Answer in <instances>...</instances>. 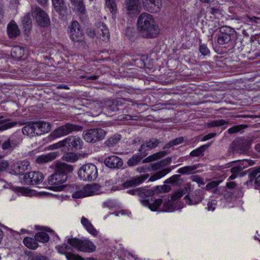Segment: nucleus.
<instances>
[{
  "instance_id": "obj_54",
  "label": "nucleus",
  "mask_w": 260,
  "mask_h": 260,
  "mask_svg": "<svg viewBox=\"0 0 260 260\" xmlns=\"http://www.w3.org/2000/svg\"><path fill=\"white\" fill-rule=\"evenodd\" d=\"M8 166V162L0 156V173L5 170Z\"/></svg>"
},
{
  "instance_id": "obj_6",
  "label": "nucleus",
  "mask_w": 260,
  "mask_h": 260,
  "mask_svg": "<svg viewBox=\"0 0 260 260\" xmlns=\"http://www.w3.org/2000/svg\"><path fill=\"white\" fill-rule=\"evenodd\" d=\"M106 135V131L102 128H91L84 131L82 137L86 142L94 143L104 139Z\"/></svg>"
},
{
  "instance_id": "obj_43",
  "label": "nucleus",
  "mask_w": 260,
  "mask_h": 260,
  "mask_svg": "<svg viewBox=\"0 0 260 260\" xmlns=\"http://www.w3.org/2000/svg\"><path fill=\"white\" fill-rule=\"evenodd\" d=\"M227 123V121L223 119L215 120L208 122L207 126L209 127H218L226 125Z\"/></svg>"
},
{
  "instance_id": "obj_18",
  "label": "nucleus",
  "mask_w": 260,
  "mask_h": 260,
  "mask_svg": "<svg viewBox=\"0 0 260 260\" xmlns=\"http://www.w3.org/2000/svg\"><path fill=\"white\" fill-rule=\"evenodd\" d=\"M57 248L59 253L66 255L68 260H84V259L79 255L71 253L70 251L71 247L66 244L58 246Z\"/></svg>"
},
{
  "instance_id": "obj_31",
  "label": "nucleus",
  "mask_w": 260,
  "mask_h": 260,
  "mask_svg": "<svg viewBox=\"0 0 260 260\" xmlns=\"http://www.w3.org/2000/svg\"><path fill=\"white\" fill-rule=\"evenodd\" d=\"M176 209V206L174 205L173 200L165 199L160 211L164 212H172Z\"/></svg>"
},
{
  "instance_id": "obj_35",
  "label": "nucleus",
  "mask_w": 260,
  "mask_h": 260,
  "mask_svg": "<svg viewBox=\"0 0 260 260\" xmlns=\"http://www.w3.org/2000/svg\"><path fill=\"white\" fill-rule=\"evenodd\" d=\"M37 240L32 238L26 237L23 240V243L28 248L31 249H36L38 248L39 244Z\"/></svg>"
},
{
  "instance_id": "obj_13",
  "label": "nucleus",
  "mask_w": 260,
  "mask_h": 260,
  "mask_svg": "<svg viewBox=\"0 0 260 260\" xmlns=\"http://www.w3.org/2000/svg\"><path fill=\"white\" fill-rule=\"evenodd\" d=\"M44 179L43 174L40 172L32 171L25 174L23 177L27 185H36L41 183Z\"/></svg>"
},
{
  "instance_id": "obj_16",
  "label": "nucleus",
  "mask_w": 260,
  "mask_h": 260,
  "mask_svg": "<svg viewBox=\"0 0 260 260\" xmlns=\"http://www.w3.org/2000/svg\"><path fill=\"white\" fill-rule=\"evenodd\" d=\"M22 139L17 135L11 136L6 141L2 144V148L3 150H9L12 151L15 148L19 146L21 144Z\"/></svg>"
},
{
  "instance_id": "obj_11",
  "label": "nucleus",
  "mask_w": 260,
  "mask_h": 260,
  "mask_svg": "<svg viewBox=\"0 0 260 260\" xmlns=\"http://www.w3.org/2000/svg\"><path fill=\"white\" fill-rule=\"evenodd\" d=\"M220 34L217 39V42L220 45L228 44L232 40L235 30L234 28L228 26H223L220 28Z\"/></svg>"
},
{
  "instance_id": "obj_40",
  "label": "nucleus",
  "mask_w": 260,
  "mask_h": 260,
  "mask_svg": "<svg viewBox=\"0 0 260 260\" xmlns=\"http://www.w3.org/2000/svg\"><path fill=\"white\" fill-rule=\"evenodd\" d=\"M197 168V165L185 166L179 169L177 171V172L183 175L190 174L194 173Z\"/></svg>"
},
{
  "instance_id": "obj_7",
  "label": "nucleus",
  "mask_w": 260,
  "mask_h": 260,
  "mask_svg": "<svg viewBox=\"0 0 260 260\" xmlns=\"http://www.w3.org/2000/svg\"><path fill=\"white\" fill-rule=\"evenodd\" d=\"M83 127L72 123H66L56 128L50 135V137L56 139L68 135L73 132L81 131Z\"/></svg>"
},
{
  "instance_id": "obj_24",
  "label": "nucleus",
  "mask_w": 260,
  "mask_h": 260,
  "mask_svg": "<svg viewBox=\"0 0 260 260\" xmlns=\"http://www.w3.org/2000/svg\"><path fill=\"white\" fill-rule=\"evenodd\" d=\"M36 127L37 135H40L42 134L46 133L51 129L50 124L45 121L35 122Z\"/></svg>"
},
{
  "instance_id": "obj_34",
  "label": "nucleus",
  "mask_w": 260,
  "mask_h": 260,
  "mask_svg": "<svg viewBox=\"0 0 260 260\" xmlns=\"http://www.w3.org/2000/svg\"><path fill=\"white\" fill-rule=\"evenodd\" d=\"M28 167L29 163L26 161L17 163L14 168L15 173L18 174H23L24 171L27 170Z\"/></svg>"
},
{
  "instance_id": "obj_39",
  "label": "nucleus",
  "mask_w": 260,
  "mask_h": 260,
  "mask_svg": "<svg viewBox=\"0 0 260 260\" xmlns=\"http://www.w3.org/2000/svg\"><path fill=\"white\" fill-rule=\"evenodd\" d=\"M167 154V152L166 151H162L154 153L151 155L149 156L147 158H146L144 160V162H150L152 161L156 160L158 159H159Z\"/></svg>"
},
{
  "instance_id": "obj_38",
  "label": "nucleus",
  "mask_w": 260,
  "mask_h": 260,
  "mask_svg": "<svg viewBox=\"0 0 260 260\" xmlns=\"http://www.w3.org/2000/svg\"><path fill=\"white\" fill-rule=\"evenodd\" d=\"M146 155V154L141 153V155L135 154L127 161V165L130 167L137 165L141 160Z\"/></svg>"
},
{
  "instance_id": "obj_61",
  "label": "nucleus",
  "mask_w": 260,
  "mask_h": 260,
  "mask_svg": "<svg viewBox=\"0 0 260 260\" xmlns=\"http://www.w3.org/2000/svg\"><path fill=\"white\" fill-rule=\"evenodd\" d=\"M200 51L204 55H207L209 53V49L205 45H201L200 46Z\"/></svg>"
},
{
  "instance_id": "obj_49",
  "label": "nucleus",
  "mask_w": 260,
  "mask_h": 260,
  "mask_svg": "<svg viewBox=\"0 0 260 260\" xmlns=\"http://www.w3.org/2000/svg\"><path fill=\"white\" fill-rule=\"evenodd\" d=\"M17 124V122L11 121L0 125V131H4L9 128H11Z\"/></svg>"
},
{
  "instance_id": "obj_59",
  "label": "nucleus",
  "mask_w": 260,
  "mask_h": 260,
  "mask_svg": "<svg viewBox=\"0 0 260 260\" xmlns=\"http://www.w3.org/2000/svg\"><path fill=\"white\" fill-rule=\"evenodd\" d=\"M183 191H178L177 192H176L175 193H174L171 197V200H173V201H176L177 200H178V199L180 198L181 197H182V196H183Z\"/></svg>"
},
{
  "instance_id": "obj_63",
  "label": "nucleus",
  "mask_w": 260,
  "mask_h": 260,
  "mask_svg": "<svg viewBox=\"0 0 260 260\" xmlns=\"http://www.w3.org/2000/svg\"><path fill=\"white\" fill-rule=\"evenodd\" d=\"M240 130V126H234L228 129V132L229 133L232 134L238 132Z\"/></svg>"
},
{
  "instance_id": "obj_22",
  "label": "nucleus",
  "mask_w": 260,
  "mask_h": 260,
  "mask_svg": "<svg viewBox=\"0 0 260 260\" xmlns=\"http://www.w3.org/2000/svg\"><path fill=\"white\" fill-rule=\"evenodd\" d=\"M159 144V141L156 139L152 138L149 141H146L144 144H142L139 151L141 153L146 154V150L155 148Z\"/></svg>"
},
{
  "instance_id": "obj_53",
  "label": "nucleus",
  "mask_w": 260,
  "mask_h": 260,
  "mask_svg": "<svg viewBox=\"0 0 260 260\" xmlns=\"http://www.w3.org/2000/svg\"><path fill=\"white\" fill-rule=\"evenodd\" d=\"M245 20L247 22H253L254 23H260V17L255 16H250L246 15L245 18Z\"/></svg>"
},
{
  "instance_id": "obj_27",
  "label": "nucleus",
  "mask_w": 260,
  "mask_h": 260,
  "mask_svg": "<svg viewBox=\"0 0 260 260\" xmlns=\"http://www.w3.org/2000/svg\"><path fill=\"white\" fill-rule=\"evenodd\" d=\"M36 129L35 122H29L22 128V132L25 135L33 137L37 135Z\"/></svg>"
},
{
  "instance_id": "obj_30",
  "label": "nucleus",
  "mask_w": 260,
  "mask_h": 260,
  "mask_svg": "<svg viewBox=\"0 0 260 260\" xmlns=\"http://www.w3.org/2000/svg\"><path fill=\"white\" fill-rule=\"evenodd\" d=\"M81 222L86 230L92 235L96 236L98 234V231L93 227L91 223L88 219L82 217Z\"/></svg>"
},
{
  "instance_id": "obj_60",
  "label": "nucleus",
  "mask_w": 260,
  "mask_h": 260,
  "mask_svg": "<svg viewBox=\"0 0 260 260\" xmlns=\"http://www.w3.org/2000/svg\"><path fill=\"white\" fill-rule=\"evenodd\" d=\"M17 191L25 196H29L30 190L27 188L18 187Z\"/></svg>"
},
{
  "instance_id": "obj_25",
  "label": "nucleus",
  "mask_w": 260,
  "mask_h": 260,
  "mask_svg": "<svg viewBox=\"0 0 260 260\" xmlns=\"http://www.w3.org/2000/svg\"><path fill=\"white\" fill-rule=\"evenodd\" d=\"M148 176L149 175L147 174L132 178L130 180H127L124 183V185L126 187H131L139 185L148 178Z\"/></svg>"
},
{
  "instance_id": "obj_26",
  "label": "nucleus",
  "mask_w": 260,
  "mask_h": 260,
  "mask_svg": "<svg viewBox=\"0 0 260 260\" xmlns=\"http://www.w3.org/2000/svg\"><path fill=\"white\" fill-rule=\"evenodd\" d=\"M58 154V153L57 152H52L46 154L42 155L37 158L36 162L38 164H43L51 161L56 158Z\"/></svg>"
},
{
  "instance_id": "obj_9",
  "label": "nucleus",
  "mask_w": 260,
  "mask_h": 260,
  "mask_svg": "<svg viewBox=\"0 0 260 260\" xmlns=\"http://www.w3.org/2000/svg\"><path fill=\"white\" fill-rule=\"evenodd\" d=\"M70 38L75 42H81L84 39L83 30L77 21H73L69 27Z\"/></svg>"
},
{
  "instance_id": "obj_41",
  "label": "nucleus",
  "mask_w": 260,
  "mask_h": 260,
  "mask_svg": "<svg viewBox=\"0 0 260 260\" xmlns=\"http://www.w3.org/2000/svg\"><path fill=\"white\" fill-rule=\"evenodd\" d=\"M35 238L38 241L43 243L47 242L49 240L48 234L44 231H41L37 233Z\"/></svg>"
},
{
  "instance_id": "obj_44",
  "label": "nucleus",
  "mask_w": 260,
  "mask_h": 260,
  "mask_svg": "<svg viewBox=\"0 0 260 260\" xmlns=\"http://www.w3.org/2000/svg\"><path fill=\"white\" fill-rule=\"evenodd\" d=\"M120 139V135H114L108 139V140L106 142V145L109 147H112L114 145L116 144L119 141Z\"/></svg>"
},
{
  "instance_id": "obj_12",
  "label": "nucleus",
  "mask_w": 260,
  "mask_h": 260,
  "mask_svg": "<svg viewBox=\"0 0 260 260\" xmlns=\"http://www.w3.org/2000/svg\"><path fill=\"white\" fill-rule=\"evenodd\" d=\"M67 177L64 175H60L55 171L48 179V183L52 186L51 188L55 190H61L62 189L61 184L64 183Z\"/></svg>"
},
{
  "instance_id": "obj_15",
  "label": "nucleus",
  "mask_w": 260,
  "mask_h": 260,
  "mask_svg": "<svg viewBox=\"0 0 260 260\" xmlns=\"http://www.w3.org/2000/svg\"><path fill=\"white\" fill-rule=\"evenodd\" d=\"M141 7L140 0H125L124 9L126 13L131 16L137 14L140 12Z\"/></svg>"
},
{
  "instance_id": "obj_55",
  "label": "nucleus",
  "mask_w": 260,
  "mask_h": 260,
  "mask_svg": "<svg viewBox=\"0 0 260 260\" xmlns=\"http://www.w3.org/2000/svg\"><path fill=\"white\" fill-rule=\"evenodd\" d=\"M190 179L193 181L196 182L199 184L204 185L205 183L204 182L203 179L198 175H193L191 176Z\"/></svg>"
},
{
  "instance_id": "obj_33",
  "label": "nucleus",
  "mask_w": 260,
  "mask_h": 260,
  "mask_svg": "<svg viewBox=\"0 0 260 260\" xmlns=\"http://www.w3.org/2000/svg\"><path fill=\"white\" fill-rule=\"evenodd\" d=\"M23 29L26 34H27L31 29L32 22L30 14H26L22 21Z\"/></svg>"
},
{
  "instance_id": "obj_10",
  "label": "nucleus",
  "mask_w": 260,
  "mask_h": 260,
  "mask_svg": "<svg viewBox=\"0 0 260 260\" xmlns=\"http://www.w3.org/2000/svg\"><path fill=\"white\" fill-rule=\"evenodd\" d=\"M32 15L35 18L37 23L41 26H47L50 22L47 13L40 7L32 9Z\"/></svg>"
},
{
  "instance_id": "obj_3",
  "label": "nucleus",
  "mask_w": 260,
  "mask_h": 260,
  "mask_svg": "<svg viewBox=\"0 0 260 260\" xmlns=\"http://www.w3.org/2000/svg\"><path fill=\"white\" fill-rule=\"evenodd\" d=\"M83 141L77 136H70L62 141L49 146L51 149H55L61 147L67 148L68 150H77L82 148Z\"/></svg>"
},
{
  "instance_id": "obj_51",
  "label": "nucleus",
  "mask_w": 260,
  "mask_h": 260,
  "mask_svg": "<svg viewBox=\"0 0 260 260\" xmlns=\"http://www.w3.org/2000/svg\"><path fill=\"white\" fill-rule=\"evenodd\" d=\"M29 260H48L46 256L41 255L38 253H33L29 255Z\"/></svg>"
},
{
  "instance_id": "obj_58",
  "label": "nucleus",
  "mask_w": 260,
  "mask_h": 260,
  "mask_svg": "<svg viewBox=\"0 0 260 260\" xmlns=\"http://www.w3.org/2000/svg\"><path fill=\"white\" fill-rule=\"evenodd\" d=\"M216 201L215 200H212L209 201L207 205V209L208 210L213 211L216 206Z\"/></svg>"
},
{
  "instance_id": "obj_8",
  "label": "nucleus",
  "mask_w": 260,
  "mask_h": 260,
  "mask_svg": "<svg viewBox=\"0 0 260 260\" xmlns=\"http://www.w3.org/2000/svg\"><path fill=\"white\" fill-rule=\"evenodd\" d=\"M95 192V186L87 185L85 186H75V190L72 197L74 199H80L93 195Z\"/></svg>"
},
{
  "instance_id": "obj_46",
  "label": "nucleus",
  "mask_w": 260,
  "mask_h": 260,
  "mask_svg": "<svg viewBox=\"0 0 260 260\" xmlns=\"http://www.w3.org/2000/svg\"><path fill=\"white\" fill-rule=\"evenodd\" d=\"M82 240H79L76 238H69L68 240V243L73 247L79 250L80 244H81Z\"/></svg>"
},
{
  "instance_id": "obj_37",
  "label": "nucleus",
  "mask_w": 260,
  "mask_h": 260,
  "mask_svg": "<svg viewBox=\"0 0 260 260\" xmlns=\"http://www.w3.org/2000/svg\"><path fill=\"white\" fill-rule=\"evenodd\" d=\"M53 5L56 11L61 13L67 9L64 0H52Z\"/></svg>"
},
{
  "instance_id": "obj_62",
  "label": "nucleus",
  "mask_w": 260,
  "mask_h": 260,
  "mask_svg": "<svg viewBox=\"0 0 260 260\" xmlns=\"http://www.w3.org/2000/svg\"><path fill=\"white\" fill-rule=\"evenodd\" d=\"M157 188L160 192H169L171 189L170 186L169 185H164L161 186H158Z\"/></svg>"
},
{
  "instance_id": "obj_48",
  "label": "nucleus",
  "mask_w": 260,
  "mask_h": 260,
  "mask_svg": "<svg viewBox=\"0 0 260 260\" xmlns=\"http://www.w3.org/2000/svg\"><path fill=\"white\" fill-rule=\"evenodd\" d=\"M251 176L255 178V183L260 185V167L253 170Z\"/></svg>"
},
{
  "instance_id": "obj_64",
  "label": "nucleus",
  "mask_w": 260,
  "mask_h": 260,
  "mask_svg": "<svg viewBox=\"0 0 260 260\" xmlns=\"http://www.w3.org/2000/svg\"><path fill=\"white\" fill-rule=\"evenodd\" d=\"M216 135V133H210V134H209L207 135H205L204 136L202 139V141H207L211 138H213V137H214Z\"/></svg>"
},
{
  "instance_id": "obj_2",
  "label": "nucleus",
  "mask_w": 260,
  "mask_h": 260,
  "mask_svg": "<svg viewBox=\"0 0 260 260\" xmlns=\"http://www.w3.org/2000/svg\"><path fill=\"white\" fill-rule=\"evenodd\" d=\"M254 164V161L248 159L238 160L229 163L228 166L226 168L231 167L230 171L232 173L229 179L233 180L238 176H244L246 174V172L243 171V170L249 166H253Z\"/></svg>"
},
{
  "instance_id": "obj_36",
  "label": "nucleus",
  "mask_w": 260,
  "mask_h": 260,
  "mask_svg": "<svg viewBox=\"0 0 260 260\" xmlns=\"http://www.w3.org/2000/svg\"><path fill=\"white\" fill-rule=\"evenodd\" d=\"M171 171V169L170 168H166L161 170L160 171L157 172L156 173H154L153 175H152L150 177L149 180L151 181H154L156 180L159 179L162 177L165 176L167 174H168Z\"/></svg>"
},
{
  "instance_id": "obj_52",
  "label": "nucleus",
  "mask_w": 260,
  "mask_h": 260,
  "mask_svg": "<svg viewBox=\"0 0 260 260\" xmlns=\"http://www.w3.org/2000/svg\"><path fill=\"white\" fill-rule=\"evenodd\" d=\"M180 176L179 175H174L167 179L165 182L166 183H172V184H177Z\"/></svg>"
},
{
  "instance_id": "obj_4",
  "label": "nucleus",
  "mask_w": 260,
  "mask_h": 260,
  "mask_svg": "<svg viewBox=\"0 0 260 260\" xmlns=\"http://www.w3.org/2000/svg\"><path fill=\"white\" fill-rule=\"evenodd\" d=\"M154 194V192L151 189L141 188L140 197L142 199L140 200V202L144 206L148 207L153 211H156L162 203L161 199H156L151 203L146 199L147 197H152Z\"/></svg>"
},
{
  "instance_id": "obj_56",
  "label": "nucleus",
  "mask_w": 260,
  "mask_h": 260,
  "mask_svg": "<svg viewBox=\"0 0 260 260\" xmlns=\"http://www.w3.org/2000/svg\"><path fill=\"white\" fill-rule=\"evenodd\" d=\"M164 167L162 165L161 160L158 161L156 163H154L151 165V170L153 171L159 169L160 168Z\"/></svg>"
},
{
  "instance_id": "obj_1",
  "label": "nucleus",
  "mask_w": 260,
  "mask_h": 260,
  "mask_svg": "<svg viewBox=\"0 0 260 260\" xmlns=\"http://www.w3.org/2000/svg\"><path fill=\"white\" fill-rule=\"evenodd\" d=\"M137 26L140 35L143 38H155L159 32V27L153 17L147 13L140 15L137 20Z\"/></svg>"
},
{
  "instance_id": "obj_42",
  "label": "nucleus",
  "mask_w": 260,
  "mask_h": 260,
  "mask_svg": "<svg viewBox=\"0 0 260 260\" xmlns=\"http://www.w3.org/2000/svg\"><path fill=\"white\" fill-rule=\"evenodd\" d=\"M71 3L75 6L78 11L82 14H85L86 12L85 6L83 0H70Z\"/></svg>"
},
{
  "instance_id": "obj_28",
  "label": "nucleus",
  "mask_w": 260,
  "mask_h": 260,
  "mask_svg": "<svg viewBox=\"0 0 260 260\" xmlns=\"http://www.w3.org/2000/svg\"><path fill=\"white\" fill-rule=\"evenodd\" d=\"M7 32L9 37L11 38H15L20 35V30L18 26L13 21L8 25Z\"/></svg>"
},
{
  "instance_id": "obj_17",
  "label": "nucleus",
  "mask_w": 260,
  "mask_h": 260,
  "mask_svg": "<svg viewBox=\"0 0 260 260\" xmlns=\"http://www.w3.org/2000/svg\"><path fill=\"white\" fill-rule=\"evenodd\" d=\"M144 9L151 12H158L161 6V0H142Z\"/></svg>"
},
{
  "instance_id": "obj_5",
  "label": "nucleus",
  "mask_w": 260,
  "mask_h": 260,
  "mask_svg": "<svg viewBox=\"0 0 260 260\" xmlns=\"http://www.w3.org/2000/svg\"><path fill=\"white\" fill-rule=\"evenodd\" d=\"M78 174L79 177L84 181H94L98 177V170L94 165L87 164L80 168Z\"/></svg>"
},
{
  "instance_id": "obj_57",
  "label": "nucleus",
  "mask_w": 260,
  "mask_h": 260,
  "mask_svg": "<svg viewBox=\"0 0 260 260\" xmlns=\"http://www.w3.org/2000/svg\"><path fill=\"white\" fill-rule=\"evenodd\" d=\"M219 185V182L214 181L209 183H208L206 186V188L207 190H211L213 188H215Z\"/></svg>"
},
{
  "instance_id": "obj_29",
  "label": "nucleus",
  "mask_w": 260,
  "mask_h": 260,
  "mask_svg": "<svg viewBox=\"0 0 260 260\" xmlns=\"http://www.w3.org/2000/svg\"><path fill=\"white\" fill-rule=\"evenodd\" d=\"M95 250V246L94 244L87 240H82L81 244L79 248V251L90 252Z\"/></svg>"
},
{
  "instance_id": "obj_47",
  "label": "nucleus",
  "mask_w": 260,
  "mask_h": 260,
  "mask_svg": "<svg viewBox=\"0 0 260 260\" xmlns=\"http://www.w3.org/2000/svg\"><path fill=\"white\" fill-rule=\"evenodd\" d=\"M209 145H203L199 148L192 150L190 153V155L191 156H199L201 155L203 152L205 151V148L208 147Z\"/></svg>"
},
{
  "instance_id": "obj_21",
  "label": "nucleus",
  "mask_w": 260,
  "mask_h": 260,
  "mask_svg": "<svg viewBox=\"0 0 260 260\" xmlns=\"http://www.w3.org/2000/svg\"><path fill=\"white\" fill-rule=\"evenodd\" d=\"M72 167L64 162H58L56 164L55 171L60 175H64L67 177L69 173L72 172Z\"/></svg>"
},
{
  "instance_id": "obj_32",
  "label": "nucleus",
  "mask_w": 260,
  "mask_h": 260,
  "mask_svg": "<svg viewBox=\"0 0 260 260\" xmlns=\"http://www.w3.org/2000/svg\"><path fill=\"white\" fill-rule=\"evenodd\" d=\"M11 54L13 58L19 59L24 55V49L20 46H14L11 49Z\"/></svg>"
},
{
  "instance_id": "obj_45",
  "label": "nucleus",
  "mask_w": 260,
  "mask_h": 260,
  "mask_svg": "<svg viewBox=\"0 0 260 260\" xmlns=\"http://www.w3.org/2000/svg\"><path fill=\"white\" fill-rule=\"evenodd\" d=\"M78 159V157L77 154L72 152L67 153L62 156V159L63 160L71 162L77 161Z\"/></svg>"
},
{
  "instance_id": "obj_20",
  "label": "nucleus",
  "mask_w": 260,
  "mask_h": 260,
  "mask_svg": "<svg viewBox=\"0 0 260 260\" xmlns=\"http://www.w3.org/2000/svg\"><path fill=\"white\" fill-rule=\"evenodd\" d=\"M96 33L98 38H100L104 41L109 40L110 37V33L108 28L102 22H99L96 27Z\"/></svg>"
},
{
  "instance_id": "obj_50",
  "label": "nucleus",
  "mask_w": 260,
  "mask_h": 260,
  "mask_svg": "<svg viewBox=\"0 0 260 260\" xmlns=\"http://www.w3.org/2000/svg\"><path fill=\"white\" fill-rule=\"evenodd\" d=\"M106 5L109 9L110 12L112 13H114L116 11V5L114 2V0H109L106 1Z\"/></svg>"
},
{
  "instance_id": "obj_19",
  "label": "nucleus",
  "mask_w": 260,
  "mask_h": 260,
  "mask_svg": "<svg viewBox=\"0 0 260 260\" xmlns=\"http://www.w3.org/2000/svg\"><path fill=\"white\" fill-rule=\"evenodd\" d=\"M104 163L106 166L112 169H119L123 165L122 160L116 155H112L107 157Z\"/></svg>"
},
{
  "instance_id": "obj_14",
  "label": "nucleus",
  "mask_w": 260,
  "mask_h": 260,
  "mask_svg": "<svg viewBox=\"0 0 260 260\" xmlns=\"http://www.w3.org/2000/svg\"><path fill=\"white\" fill-rule=\"evenodd\" d=\"M251 143L250 139L239 140L232 143V148L237 153H245L249 149Z\"/></svg>"
},
{
  "instance_id": "obj_23",
  "label": "nucleus",
  "mask_w": 260,
  "mask_h": 260,
  "mask_svg": "<svg viewBox=\"0 0 260 260\" xmlns=\"http://www.w3.org/2000/svg\"><path fill=\"white\" fill-rule=\"evenodd\" d=\"M203 197L201 194V192L200 190H197L192 195L191 198L189 196H186L185 197L186 204L192 205L199 203L202 200Z\"/></svg>"
}]
</instances>
